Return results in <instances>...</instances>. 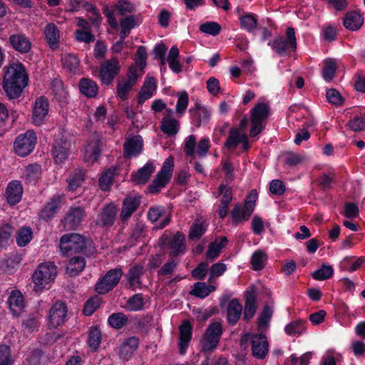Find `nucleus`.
<instances>
[{
  "label": "nucleus",
  "mask_w": 365,
  "mask_h": 365,
  "mask_svg": "<svg viewBox=\"0 0 365 365\" xmlns=\"http://www.w3.org/2000/svg\"><path fill=\"white\" fill-rule=\"evenodd\" d=\"M67 307L65 303L62 302H56L50 309L48 321L51 328H56L63 325L67 316Z\"/></svg>",
  "instance_id": "f8f14e48"
},
{
  "label": "nucleus",
  "mask_w": 365,
  "mask_h": 365,
  "mask_svg": "<svg viewBox=\"0 0 365 365\" xmlns=\"http://www.w3.org/2000/svg\"><path fill=\"white\" fill-rule=\"evenodd\" d=\"M156 88V81L154 77H150L144 82L143 87L138 93V100L139 103H143L149 99Z\"/></svg>",
  "instance_id": "c756f323"
},
{
  "label": "nucleus",
  "mask_w": 365,
  "mask_h": 365,
  "mask_svg": "<svg viewBox=\"0 0 365 365\" xmlns=\"http://www.w3.org/2000/svg\"><path fill=\"white\" fill-rule=\"evenodd\" d=\"M222 334V328L221 324L218 322L211 323L206 329L200 341V352L212 353L217 349Z\"/></svg>",
  "instance_id": "7ed1b4c3"
},
{
  "label": "nucleus",
  "mask_w": 365,
  "mask_h": 365,
  "mask_svg": "<svg viewBox=\"0 0 365 365\" xmlns=\"http://www.w3.org/2000/svg\"><path fill=\"white\" fill-rule=\"evenodd\" d=\"M115 172V170L114 168H109L103 175L101 176L99 178V186L102 190H107L108 187L113 184Z\"/></svg>",
  "instance_id": "5fc2aeb1"
},
{
  "label": "nucleus",
  "mask_w": 365,
  "mask_h": 365,
  "mask_svg": "<svg viewBox=\"0 0 365 365\" xmlns=\"http://www.w3.org/2000/svg\"><path fill=\"white\" fill-rule=\"evenodd\" d=\"M85 217L86 212L82 207H71L66 213L62 223L66 230H75L81 224Z\"/></svg>",
  "instance_id": "ddd939ff"
},
{
  "label": "nucleus",
  "mask_w": 365,
  "mask_h": 365,
  "mask_svg": "<svg viewBox=\"0 0 365 365\" xmlns=\"http://www.w3.org/2000/svg\"><path fill=\"white\" fill-rule=\"evenodd\" d=\"M57 275V267L53 262L40 264L32 275L34 290L41 292L46 286L53 282Z\"/></svg>",
  "instance_id": "f03ea898"
},
{
  "label": "nucleus",
  "mask_w": 365,
  "mask_h": 365,
  "mask_svg": "<svg viewBox=\"0 0 365 365\" xmlns=\"http://www.w3.org/2000/svg\"><path fill=\"white\" fill-rule=\"evenodd\" d=\"M33 232L30 227H24L18 232L16 243L20 247L26 246L32 238Z\"/></svg>",
  "instance_id": "8fccbe9b"
},
{
  "label": "nucleus",
  "mask_w": 365,
  "mask_h": 365,
  "mask_svg": "<svg viewBox=\"0 0 365 365\" xmlns=\"http://www.w3.org/2000/svg\"><path fill=\"white\" fill-rule=\"evenodd\" d=\"M143 274V267L139 264L130 268L126 277L130 286L140 284V278Z\"/></svg>",
  "instance_id": "79ce46f5"
},
{
  "label": "nucleus",
  "mask_w": 365,
  "mask_h": 365,
  "mask_svg": "<svg viewBox=\"0 0 365 365\" xmlns=\"http://www.w3.org/2000/svg\"><path fill=\"white\" fill-rule=\"evenodd\" d=\"M108 322L112 327L120 329L127 323L128 318L126 315L123 313H114L108 317Z\"/></svg>",
  "instance_id": "603ef678"
},
{
  "label": "nucleus",
  "mask_w": 365,
  "mask_h": 365,
  "mask_svg": "<svg viewBox=\"0 0 365 365\" xmlns=\"http://www.w3.org/2000/svg\"><path fill=\"white\" fill-rule=\"evenodd\" d=\"M48 112V101L46 98L41 96L36 99L33 112V122L41 125Z\"/></svg>",
  "instance_id": "aec40b11"
},
{
  "label": "nucleus",
  "mask_w": 365,
  "mask_h": 365,
  "mask_svg": "<svg viewBox=\"0 0 365 365\" xmlns=\"http://www.w3.org/2000/svg\"><path fill=\"white\" fill-rule=\"evenodd\" d=\"M205 231L206 227L202 223H193L190 228L188 237L190 240H199Z\"/></svg>",
  "instance_id": "bf43d9fd"
},
{
  "label": "nucleus",
  "mask_w": 365,
  "mask_h": 365,
  "mask_svg": "<svg viewBox=\"0 0 365 365\" xmlns=\"http://www.w3.org/2000/svg\"><path fill=\"white\" fill-rule=\"evenodd\" d=\"M44 33L49 46L53 49L57 48L59 42V31L56 26L53 23L47 24Z\"/></svg>",
  "instance_id": "473e14b6"
},
{
  "label": "nucleus",
  "mask_w": 365,
  "mask_h": 365,
  "mask_svg": "<svg viewBox=\"0 0 365 365\" xmlns=\"http://www.w3.org/2000/svg\"><path fill=\"white\" fill-rule=\"evenodd\" d=\"M364 22L363 17L356 11H350L344 19V26L351 31H356L361 28Z\"/></svg>",
  "instance_id": "2f4dec72"
},
{
  "label": "nucleus",
  "mask_w": 365,
  "mask_h": 365,
  "mask_svg": "<svg viewBox=\"0 0 365 365\" xmlns=\"http://www.w3.org/2000/svg\"><path fill=\"white\" fill-rule=\"evenodd\" d=\"M25 329L29 331H34V329L38 327L39 324V315L38 313H32L27 315L25 319L22 322Z\"/></svg>",
  "instance_id": "e2e57ef3"
},
{
  "label": "nucleus",
  "mask_w": 365,
  "mask_h": 365,
  "mask_svg": "<svg viewBox=\"0 0 365 365\" xmlns=\"http://www.w3.org/2000/svg\"><path fill=\"white\" fill-rule=\"evenodd\" d=\"M8 304L13 314L19 316L25 306L24 296L21 292L19 290H13L9 297Z\"/></svg>",
  "instance_id": "393cba45"
},
{
  "label": "nucleus",
  "mask_w": 365,
  "mask_h": 365,
  "mask_svg": "<svg viewBox=\"0 0 365 365\" xmlns=\"http://www.w3.org/2000/svg\"><path fill=\"white\" fill-rule=\"evenodd\" d=\"M174 167V158L170 155L163 163L161 170L158 175L165 177L168 180H170Z\"/></svg>",
  "instance_id": "4d7b16f0"
},
{
  "label": "nucleus",
  "mask_w": 365,
  "mask_h": 365,
  "mask_svg": "<svg viewBox=\"0 0 365 365\" xmlns=\"http://www.w3.org/2000/svg\"><path fill=\"white\" fill-rule=\"evenodd\" d=\"M169 180L165 177L157 174L155 179L152 181L148 189L151 194L158 193L162 188L165 187Z\"/></svg>",
  "instance_id": "3c124183"
},
{
  "label": "nucleus",
  "mask_w": 365,
  "mask_h": 365,
  "mask_svg": "<svg viewBox=\"0 0 365 365\" xmlns=\"http://www.w3.org/2000/svg\"><path fill=\"white\" fill-rule=\"evenodd\" d=\"M60 203V197H53L41 210L39 213V217L43 220H48L52 218L57 212Z\"/></svg>",
  "instance_id": "7c9ffc66"
},
{
  "label": "nucleus",
  "mask_w": 365,
  "mask_h": 365,
  "mask_svg": "<svg viewBox=\"0 0 365 365\" xmlns=\"http://www.w3.org/2000/svg\"><path fill=\"white\" fill-rule=\"evenodd\" d=\"M161 130L168 135H175L179 130V122L175 118L165 116L160 125Z\"/></svg>",
  "instance_id": "4c0bfd02"
},
{
  "label": "nucleus",
  "mask_w": 365,
  "mask_h": 365,
  "mask_svg": "<svg viewBox=\"0 0 365 365\" xmlns=\"http://www.w3.org/2000/svg\"><path fill=\"white\" fill-rule=\"evenodd\" d=\"M23 193L21 182L13 180L10 182L6 190V198L9 205H14L20 202Z\"/></svg>",
  "instance_id": "412c9836"
},
{
  "label": "nucleus",
  "mask_w": 365,
  "mask_h": 365,
  "mask_svg": "<svg viewBox=\"0 0 365 365\" xmlns=\"http://www.w3.org/2000/svg\"><path fill=\"white\" fill-rule=\"evenodd\" d=\"M141 203V198L138 195H128L124 198L120 219L123 223L126 222L131 215L138 210Z\"/></svg>",
  "instance_id": "2eb2a0df"
},
{
  "label": "nucleus",
  "mask_w": 365,
  "mask_h": 365,
  "mask_svg": "<svg viewBox=\"0 0 365 365\" xmlns=\"http://www.w3.org/2000/svg\"><path fill=\"white\" fill-rule=\"evenodd\" d=\"M29 78L25 67L14 63L4 68L2 88L9 99L18 98L28 84Z\"/></svg>",
  "instance_id": "f257e3e1"
},
{
  "label": "nucleus",
  "mask_w": 365,
  "mask_h": 365,
  "mask_svg": "<svg viewBox=\"0 0 365 365\" xmlns=\"http://www.w3.org/2000/svg\"><path fill=\"white\" fill-rule=\"evenodd\" d=\"M86 173L83 170H74L67 178L68 188L71 191H75L80 187L85 180Z\"/></svg>",
  "instance_id": "e433bc0d"
},
{
  "label": "nucleus",
  "mask_w": 365,
  "mask_h": 365,
  "mask_svg": "<svg viewBox=\"0 0 365 365\" xmlns=\"http://www.w3.org/2000/svg\"><path fill=\"white\" fill-rule=\"evenodd\" d=\"M143 141L140 135H135L126 140L123 145L124 157L130 158L139 155L143 150Z\"/></svg>",
  "instance_id": "a211bd4d"
},
{
  "label": "nucleus",
  "mask_w": 365,
  "mask_h": 365,
  "mask_svg": "<svg viewBox=\"0 0 365 365\" xmlns=\"http://www.w3.org/2000/svg\"><path fill=\"white\" fill-rule=\"evenodd\" d=\"M60 250L63 256L84 252L87 248L85 237L77 233L63 235L60 239Z\"/></svg>",
  "instance_id": "39448f33"
},
{
  "label": "nucleus",
  "mask_w": 365,
  "mask_h": 365,
  "mask_svg": "<svg viewBox=\"0 0 365 365\" xmlns=\"http://www.w3.org/2000/svg\"><path fill=\"white\" fill-rule=\"evenodd\" d=\"M241 26L249 31L255 29L257 24V20L252 14H247L240 18Z\"/></svg>",
  "instance_id": "338daca9"
},
{
  "label": "nucleus",
  "mask_w": 365,
  "mask_h": 365,
  "mask_svg": "<svg viewBox=\"0 0 365 365\" xmlns=\"http://www.w3.org/2000/svg\"><path fill=\"white\" fill-rule=\"evenodd\" d=\"M267 259V256L264 252L261 250L255 252L251 258V263L253 269L256 271L262 270L264 267V262Z\"/></svg>",
  "instance_id": "864d4df0"
},
{
  "label": "nucleus",
  "mask_w": 365,
  "mask_h": 365,
  "mask_svg": "<svg viewBox=\"0 0 365 365\" xmlns=\"http://www.w3.org/2000/svg\"><path fill=\"white\" fill-rule=\"evenodd\" d=\"M222 30L221 26L215 21H207L200 26V31L213 36L218 35Z\"/></svg>",
  "instance_id": "09e8293b"
},
{
  "label": "nucleus",
  "mask_w": 365,
  "mask_h": 365,
  "mask_svg": "<svg viewBox=\"0 0 365 365\" xmlns=\"http://www.w3.org/2000/svg\"><path fill=\"white\" fill-rule=\"evenodd\" d=\"M185 236L182 233L178 232L167 244L170 249V255L176 257L183 254L185 251Z\"/></svg>",
  "instance_id": "4be33fe9"
},
{
  "label": "nucleus",
  "mask_w": 365,
  "mask_h": 365,
  "mask_svg": "<svg viewBox=\"0 0 365 365\" xmlns=\"http://www.w3.org/2000/svg\"><path fill=\"white\" fill-rule=\"evenodd\" d=\"M138 78L136 66H131L129 68L127 78L117 83V94L121 100L127 99L128 93L136 83Z\"/></svg>",
  "instance_id": "4468645a"
},
{
  "label": "nucleus",
  "mask_w": 365,
  "mask_h": 365,
  "mask_svg": "<svg viewBox=\"0 0 365 365\" xmlns=\"http://www.w3.org/2000/svg\"><path fill=\"white\" fill-rule=\"evenodd\" d=\"M270 115V107L264 103H257L250 110V136L255 138L259 135L264 128L267 120Z\"/></svg>",
  "instance_id": "20e7f679"
},
{
  "label": "nucleus",
  "mask_w": 365,
  "mask_h": 365,
  "mask_svg": "<svg viewBox=\"0 0 365 365\" xmlns=\"http://www.w3.org/2000/svg\"><path fill=\"white\" fill-rule=\"evenodd\" d=\"M257 198L256 190H252L246 197L244 206L237 204L231 212V217L235 223L247 221L254 211Z\"/></svg>",
  "instance_id": "0eeeda50"
},
{
  "label": "nucleus",
  "mask_w": 365,
  "mask_h": 365,
  "mask_svg": "<svg viewBox=\"0 0 365 365\" xmlns=\"http://www.w3.org/2000/svg\"><path fill=\"white\" fill-rule=\"evenodd\" d=\"M336 68V66L335 61L331 59L327 60L323 68V78L327 81H331L335 75Z\"/></svg>",
  "instance_id": "052dcab7"
},
{
  "label": "nucleus",
  "mask_w": 365,
  "mask_h": 365,
  "mask_svg": "<svg viewBox=\"0 0 365 365\" xmlns=\"http://www.w3.org/2000/svg\"><path fill=\"white\" fill-rule=\"evenodd\" d=\"M242 307L237 299H232L227 307V318L231 325H235L240 318Z\"/></svg>",
  "instance_id": "cd10ccee"
},
{
  "label": "nucleus",
  "mask_w": 365,
  "mask_h": 365,
  "mask_svg": "<svg viewBox=\"0 0 365 365\" xmlns=\"http://www.w3.org/2000/svg\"><path fill=\"white\" fill-rule=\"evenodd\" d=\"M121 16L131 14L135 11V6L130 1L126 0H119L114 6Z\"/></svg>",
  "instance_id": "680f3d73"
},
{
  "label": "nucleus",
  "mask_w": 365,
  "mask_h": 365,
  "mask_svg": "<svg viewBox=\"0 0 365 365\" xmlns=\"http://www.w3.org/2000/svg\"><path fill=\"white\" fill-rule=\"evenodd\" d=\"M273 311L270 307L265 305L258 318L259 329H265L272 318Z\"/></svg>",
  "instance_id": "de8ad7c7"
},
{
  "label": "nucleus",
  "mask_w": 365,
  "mask_h": 365,
  "mask_svg": "<svg viewBox=\"0 0 365 365\" xmlns=\"http://www.w3.org/2000/svg\"><path fill=\"white\" fill-rule=\"evenodd\" d=\"M179 352L184 354L189 346L192 336V327L189 320H184L179 327Z\"/></svg>",
  "instance_id": "6ab92c4d"
},
{
  "label": "nucleus",
  "mask_w": 365,
  "mask_h": 365,
  "mask_svg": "<svg viewBox=\"0 0 365 365\" xmlns=\"http://www.w3.org/2000/svg\"><path fill=\"white\" fill-rule=\"evenodd\" d=\"M120 66L117 58L113 57L102 63L100 66L98 78L103 85H110L118 75Z\"/></svg>",
  "instance_id": "9d476101"
},
{
  "label": "nucleus",
  "mask_w": 365,
  "mask_h": 365,
  "mask_svg": "<svg viewBox=\"0 0 365 365\" xmlns=\"http://www.w3.org/2000/svg\"><path fill=\"white\" fill-rule=\"evenodd\" d=\"M144 298L140 293L135 294L130 297L126 304V307L128 310L136 312L143 309Z\"/></svg>",
  "instance_id": "a18cd8bd"
},
{
  "label": "nucleus",
  "mask_w": 365,
  "mask_h": 365,
  "mask_svg": "<svg viewBox=\"0 0 365 365\" xmlns=\"http://www.w3.org/2000/svg\"><path fill=\"white\" fill-rule=\"evenodd\" d=\"M118 212L117 207L109 203L106 205L97 215L93 222L96 226L102 228H108L114 225Z\"/></svg>",
  "instance_id": "9b49d317"
},
{
  "label": "nucleus",
  "mask_w": 365,
  "mask_h": 365,
  "mask_svg": "<svg viewBox=\"0 0 365 365\" xmlns=\"http://www.w3.org/2000/svg\"><path fill=\"white\" fill-rule=\"evenodd\" d=\"M155 167L150 162L147 163L143 168L133 175V179L138 183L145 184L148 181L151 174L154 172Z\"/></svg>",
  "instance_id": "f704fd0d"
},
{
  "label": "nucleus",
  "mask_w": 365,
  "mask_h": 365,
  "mask_svg": "<svg viewBox=\"0 0 365 365\" xmlns=\"http://www.w3.org/2000/svg\"><path fill=\"white\" fill-rule=\"evenodd\" d=\"M139 345V339L131 336L125 340L120 347L119 355L123 360H128L136 351Z\"/></svg>",
  "instance_id": "b1692460"
},
{
  "label": "nucleus",
  "mask_w": 365,
  "mask_h": 365,
  "mask_svg": "<svg viewBox=\"0 0 365 365\" xmlns=\"http://www.w3.org/2000/svg\"><path fill=\"white\" fill-rule=\"evenodd\" d=\"M101 341V334L97 327H91L88 331V344L93 351H96Z\"/></svg>",
  "instance_id": "a19ab883"
},
{
  "label": "nucleus",
  "mask_w": 365,
  "mask_h": 365,
  "mask_svg": "<svg viewBox=\"0 0 365 365\" xmlns=\"http://www.w3.org/2000/svg\"><path fill=\"white\" fill-rule=\"evenodd\" d=\"M242 138V134L240 133L239 130L235 128H232L230 130L228 138L225 142V146L228 149H234L240 143Z\"/></svg>",
  "instance_id": "13d9d810"
},
{
  "label": "nucleus",
  "mask_w": 365,
  "mask_h": 365,
  "mask_svg": "<svg viewBox=\"0 0 365 365\" xmlns=\"http://www.w3.org/2000/svg\"><path fill=\"white\" fill-rule=\"evenodd\" d=\"M9 41L11 47L21 53H28L32 48L29 38L22 33L11 34Z\"/></svg>",
  "instance_id": "f3484780"
},
{
  "label": "nucleus",
  "mask_w": 365,
  "mask_h": 365,
  "mask_svg": "<svg viewBox=\"0 0 365 365\" xmlns=\"http://www.w3.org/2000/svg\"><path fill=\"white\" fill-rule=\"evenodd\" d=\"M215 289V286L199 282L194 284L193 289L190 292V294L200 298H205Z\"/></svg>",
  "instance_id": "58836bf2"
},
{
  "label": "nucleus",
  "mask_w": 365,
  "mask_h": 365,
  "mask_svg": "<svg viewBox=\"0 0 365 365\" xmlns=\"http://www.w3.org/2000/svg\"><path fill=\"white\" fill-rule=\"evenodd\" d=\"M63 65L67 71L76 73L78 69L79 59L76 55L68 53L63 58Z\"/></svg>",
  "instance_id": "37998d69"
},
{
  "label": "nucleus",
  "mask_w": 365,
  "mask_h": 365,
  "mask_svg": "<svg viewBox=\"0 0 365 365\" xmlns=\"http://www.w3.org/2000/svg\"><path fill=\"white\" fill-rule=\"evenodd\" d=\"M226 269L227 266L222 262L213 264L210 269V277L208 282L210 283H213L217 277L224 274Z\"/></svg>",
  "instance_id": "6e6d98bb"
},
{
  "label": "nucleus",
  "mask_w": 365,
  "mask_h": 365,
  "mask_svg": "<svg viewBox=\"0 0 365 365\" xmlns=\"http://www.w3.org/2000/svg\"><path fill=\"white\" fill-rule=\"evenodd\" d=\"M306 324L305 321L297 319L288 324L284 331L288 335L300 334L306 330Z\"/></svg>",
  "instance_id": "c03bdc74"
},
{
  "label": "nucleus",
  "mask_w": 365,
  "mask_h": 365,
  "mask_svg": "<svg viewBox=\"0 0 365 365\" xmlns=\"http://www.w3.org/2000/svg\"><path fill=\"white\" fill-rule=\"evenodd\" d=\"M178 99L176 105V113L182 115L189 102L188 94L186 91L180 92L178 93Z\"/></svg>",
  "instance_id": "0e129e2a"
},
{
  "label": "nucleus",
  "mask_w": 365,
  "mask_h": 365,
  "mask_svg": "<svg viewBox=\"0 0 365 365\" xmlns=\"http://www.w3.org/2000/svg\"><path fill=\"white\" fill-rule=\"evenodd\" d=\"M36 140V133L33 130H29L19 135L14 143L15 153L21 157L27 156L34 150Z\"/></svg>",
  "instance_id": "6e6552de"
},
{
  "label": "nucleus",
  "mask_w": 365,
  "mask_h": 365,
  "mask_svg": "<svg viewBox=\"0 0 365 365\" xmlns=\"http://www.w3.org/2000/svg\"><path fill=\"white\" fill-rule=\"evenodd\" d=\"M190 112L197 127H199L202 123L207 122L210 116V111L204 106H201L199 103H196L195 108H191Z\"/></svg>",
  "instance_id": "c9c22d12"
},
{
  "label": "nucleus",
  "mask_w": 365,
  "mask_h": 365,
  "mask_svg": "<svg viewBox=\"0 0 365 365\" xmlns=\"http://www.w3.org/2000/svg\"><path fill=\"white\" fill-rule=\"evenodd\" d=\"M256 296L253 291H247L245 294V304L244 309L243 319L250 320L256 312Z\"/></svg>",
  "instance_id": "bb28decb"
},
{
  "label": "nucleus",
  "mask_w": 365,
  "mask_h": 365,
  "mask_svg": "<svg viewBox=\"0 0 365 365\" xmlns=\"http://www.w3.org/2000/svg\"><path fill=\"white\" fill-rule=\"evenodd\" d=\"M13 359L11 356L9 346L6 345L0 346V365H12Z\"/></svg>",
  "instance_id": "774afa93"
},
{
  "label": "nucleus",
  "mask_w": 365,
  "mask_h": 365,
  "mask_svg": "<svg viewBox=\"0 0 365 365\" xmlns=\"http://www.w3.org/2000/svg\"><path fill=\"white\" fill-rule=\"evenodd\" d=\"M334 269L331 265L323 264L312 274V277L319 281L328 279L332 277Z\"/></svg>",
  "instance_id": "49530a36"
},
{
  "label": "nucleus",
  "mask_w": 365,
  "mask_h": 365,
  "mask_svg": "<svg viewBox=\"0 0 365 365\" xmlns=\"http://www.w3.org/2000/svg\"><path fill=\"white\" fill-rule=\"evenodd\" d=\"M268 45L281 56H285L289 51H295L297 49V38L294 29L288 27L286 30L285 38L278 36L273 41H269Z\"/></svg>",
  "instance_id": "423d86ee"
},
{
  "label": "nucleus",
  "mask_w": 365,
  "mask_h": 365,
  "mask_svg": "<svg viewBox=\"0 0 365 365\" xmlns=\"http://www.w3.org/2000/svg\"><path fill=\"white\" fill-rule=\"evenodd\" d=\"M86 267V259L81 256L73 257L70 259L66 265V273L71 277L80 274Z\"/></svg>",
  "instance_id": "c85d7f7f"
},
{
  "label": "nucleus",
  "mask_w": 365,
  "mask_h": 365,
  "mask_svg": "<svg viewBox=\"0 0 365 365\" xmlns=\"http://www.w3.org/2000/svg\"><path fill=\"white\" fill-rule=\"evenodd\" d=\"M123 272L120 268L112 269L100 278L95 287V290L100 294H104L112 290L119 282Z\"/></svg>",
  "instance_id": "1a4fd4ad"
},
{
  "label": "nucleus",
  "mask_w": 365,
  "mask_h": 365,
  "mask_svg": "<svg viewBox=\"0 0 365 365\" xmlns=\"http://www.w3.org/2000/svg\"><path fill=\"white\" fill-rule=\"evenodd\" d=\"M252 353L254 357L263 359L268 353V341L263 334H253L251 338Z\"/></svg>",
  "instance_id": "dca6fc26"
},
{
  "label": "nucleus",
  "mask_w": 365,
  "mask_h": 365,
  "mask_svg": "<svg viewBox=\"0 0 365 365\" xmlns=\"http://www.w3.org/2000/svg\"><path fill=\"white\" fill-rule=\"evenodd\" d=\"M227 242V237L222 236L220 237V242L216 239L215 242H211L205 254L206 259L212 262L218 257L222 248L225 247Z\"/></svg>",
  "instance_id": "a878e982"
},
{
  "label": "nucleus",
  "mask_w": 365,
  "mask_h": 365,
  "mask_svg": "<svg viewBox=\"0 0 365 365\" xmlns=\"http://www.w3.org/2000/svg\"><path fill=\"white\" fill-rule=\"evenodd\" d=\"M71 147L70 142L61 139L57 140L53 148V157L56 163H61L67 159Z\"/></svg>",
  "instance_id": "5701e85b"
},
{
  "label": "nucleus",
  "mask_w": 365,
  "mask_h": 365,
  "mask_svg": "<svg viewBox=\"0 0 365 365\" xmlns=\"http://www.w3.org/2000/svg\"><path fill=\"white\" fill-rule=\"evenodd\" d=\"M41 173V168L38 164H31L26 166L24 177L27 183L35 184L39 178Z\"/></svg>",
  "instance_id": "ea45409f"
},
{
  "label": "nucleus",
  "mask_w": 365,
  "mask_h": 365,
  "mask_svg": "<svg viewBox=\"0 0 365 365\" xmlns=\"http://www.w3.org/2000/svg\"><path fill=\"white\" fill-rule=\"evenodd\" d=\"M347 126L354 132H359L365 130V116H355L351 119Z\"/></svg>",
  "instance_id": "69168bd1"
},
{
  "label": "nucleus",
  "mask_w": 365,
  "mask_h": 365,
  "mask_svg": "<svg viewBox=\"0 0 365 365\" xmlns=\"http://www.w3.org/2000/svg\"><path fill=\"white\" fill-rule=\"evenodd\" d=\"M79 89L82 94L88 98H93L98 93V86L94 81L83 78L79 82Z\"/></svg>",
  "instance_id": "72a5a7b5"
}]
</instances>
